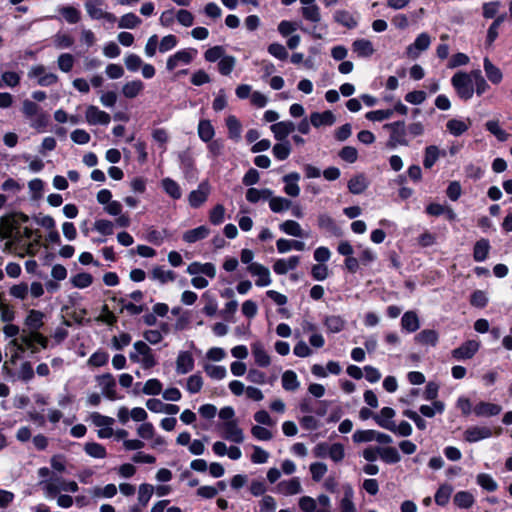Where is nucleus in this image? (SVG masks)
Wrapping results in <instances>:
<instances>
[{"mask_svg":"<svg viewBox=\"0 0 512 512\" xmlns=\"http://www.w3.org/2000/svg\"><path fill=\"white\" fill-rule=\"evenodd\" d=\"M129 359L133 363L140 364L145 370H149L157 364L153 350L145 341L141 340L133 344V350L129 353Z\"/></svg>","mask_w":512,"mask_h":512,"instance_id":"f257e3e1","label":"nucleus"},{"mask_svg":"<svg viewBox=\"0 0 512 512\" xmlns=\"http://www.w3.org/2000/svg\"><path fill=\"white\" fill-rule=\"evenodd\" d=\"M384 129L389 130L390 136L387 140L386 147L395 149L398 146H408L407 131L404 121H396L388 123L383 126Z\"/></svg>","mask_w":512,"mask_h":512,"instance_id":"f03ea898","label":"nucleus"},{"mask_svg":"<svg viewBox=\"0 0 512 512\" xmlns=\"http://www.w3.org/2000/svg\"><path fill=\"white\" fill-rule=\"evenodd\" d=\"M451 84L461 99L469 100L473 97L474 85L468 73L462 71L455 73L451 78Z\"/></svg>","mask_w":512,"mask_h":512,"instance_id":"7ed1b4c3","label":"nucleus"},{"mask_svg":"<svg viewBox=\"0 0 512 512\" xmlns=\"http://www.w3.org/2000/svg\"><path fill=\"white\" fill-rule=\"evenodd\" d=\"M20 221L27 222L28 216L20 214L18 216L2 218L0 222V237L9 239L14 236V232L18 229Z\"/></svg>","mask_w":512,"mask_h":512,"instance_id":"20e7f679","label":"nucleus"},{"mask_svg":"<svg viewBox=\"0 0 512 512\" xmlns=\"http://www.w3.org/2000/svg\"><path fill=\"white\" fill-rule=\"evenodd\" d=\"M30 78H36L38 85L48 87L58 82V76L47 72L43 65L32 66L28 72Z\"/></svg>","mask_w":512,"mask_h":512,"instance_id":"39448f33","label":"nucleus"},{"mask_svg":"<svg viewBox=\"0 0 512 512\" xmlns=\"http://www.w3.org/2000/svg\"><path fill=\"white\" fill-rule=\"evenodd\" d=\"M100 0H87L85 2V9L87 14L94 20L104 19L110 23L116 21V16L110 12H106L101 8Z\"/></svg>","mask_w":512,"mask_h":512,"instance_id":"423d86ee","label":"nucleus"},{"mask_svg":"<svg viewBox=\"0 0 512 512\" xmlns=\"http://www.w3.org/2000/svg\"><path fill=\"white\" fill-rule=\"evenodd\" d=\"M247 271L257 278L255 285L258 287H266L272 283L269 269L260 263H251L247 266Z\"/></svg>","mask_w":512,"mask_h":512,"instance_id":"0eeeda50","label":"nucleus"},{"mask_svg":"<svg viewBox=\"0 0 512 512\" xmlns=\"http://www.w3.org/2000/svg\"><path fill=\"white\" fill-rule=\"evenodd\" d=\"M196 54L197 50L195 49H184L177 51L175 54H173L167 59L166 68L169 71H172L175 68H177L180 64H189Z\"/></svg>","mask_w":512,"mask_h":512,"instance_id":"6e6552de","label":"nucleus"},{"mask_svg":"<svg viewBox=\"0 0 512 512\" xmlns=\"http://www.w3.org/2000/svg\"><path fill=\"white\" fill-rule=\"evenodd\" d=\"M85 119L89 125H108L111 121V117L107 112L100 110L94 105L87 106Z\"/></svg>","mask_w":512,"mask_h":512,"instance_id":"1a4fd4ad","label":"nucleus"},{"mask_svg":"<svg viewBox=\"0 0 512 512\" xmlns=\"http://www.w3.org/2000/svg\"><path fill=\"white\" fill-rule=\"evenodd\" d=\"M210 187L208 182H201L196 190L189 193L188 202L192 208L202 206L208 199Z\"/></svg>","mask_w":512,"mask_h":512,"instance_id":"9d476101","label":"nucleus"},{"mask_svg":"<svg viewBox=\"0 0 512 512\" xmlns=\"http://www.w3.org/2000/svg\"><path fill=\"white\" fill-rule=\"evenodd\" d=\"M102 394L110 400H115L116 395V381L112 374L106 373L96 377Z\"/></svg>","mask_w":512,"mask_h":512,"instance_id":"9b49d317","label":"nucleus"},{"mask_svg":"<svg viewBox=\"0 0 512 512\" xmlns=\"http://www.w3.org/2000/svg\"><path fill=\"white\" fill-rule=\"evenodd\" d=\"M479 349V343L475 340H469L452 351V356L456 360L471 359Z\"/></svg>","mask_w":512,"mask_h":512,"instance_id":"f8f14e48","label":"nucleus"},{"mask_svg":"<svg viewBox=\"0 0 512 512\" xmlns=\"http://www.w3.org/2000/svg\"><path fill=\"white\" fill-rule=\"evenodd\" d=\"M492 431L486 426H472L465 430L464 438L467 442L474 443L491 437Z\"/></svg>","mask_w":512,"mask_h":512,"instance_id":"ddd939ff","label":"nucleus"},{"mask_svg":"<svg viewBox=\"0 0 512 512\" xmlns=\"http://www.w3.org/2000/svg\"><path fill=\"white\" fill-rule=\"evenodd\" d=\"M430 43V36L423 32L417 36L414 43L407 47V54L412 58H416L419 55V52L425 51L429 48Z\"/></svg>","mask_w":512,"mask_h":512,"instance_id":"4468645a","label":"nucleus"},{"mask_svg":"<svg viewBox=\"0 0 512 512\" xmlns=\"http://www.w3.org/2000/svg\"><path fill=\"white\" fill-rule=\"evenodd\" d=\"M63 482V478L56 477L47 481H41L39 484L42 486L45 497L52 499L63 491Z\"/></svg>","mask_w":512,"mask_h":512,"instance_id":"2eb2a0df","label":"nucleus"},{"mask_svg":"<svg viewBox=\"0 0 512 512\" xmlns=\"http://www.w3.org/2000/svg\"><path fill=\"white\" fill-rule=\"evenodd\" d=\"M45 314L39 310L31 309L24 320L28 332L39 331L44 325Z\"/></svg>","mask_w":512,"mask_h":512,"instance_id":"dca6fc26","label":"nucleus"},{"mask_svg":"<svg viewBox=\"0 0 512 512\" xmlns=\"http://www.w3.org/2000/svg\"><path fill=\"white\" fill-rule=\"evenodd\" d=\"M224 438L235 442L242 443L244 441V434L241 428H239L236 421L231 420L223 424Z\"/></svg>","mask_w":512,"mask_h":512,"instance_id":"f3484780","label":"nucleus"},{"mask_svg":"<svg viewBox=\"0 0 512 512\" xmlns=\"http://www.w3.org/2000/svg\"><path fill=\"white\" fill-rule=\"evenodd\" d=\"M333 19L336 23L347 29H354L358 25V18L353 13L344 9L336 10L333 14Z\"/></svg>","mask_w":512,"mask_h":512,"instance_id":"a211bd4d","label":"nucleus"},{"mask_svg":"<svg viewBox=\"0 0 512 512\" xmlns=\"http://www.w3.org/2000/svg\"><path fill=\"white\" fill-rule=\"evenodd\" d=\"M194 369V358L188 351H181L176 359V371L178 374H187Z\"/></svg>","mask_w":512,"mask_h":512,"instance_id":"6ab92c4d","label":"nucleus"},{"mask_svg":"<svg viewBox=\"0 0 512 512\" xmlns=\"http://www.w3.org/2000/svg\"><path fill=\"white\" fill-rule=\"evenodd\" d=\"M300 174L297 172H291L283 176L282 180L285 183L284 192L291 197H297L300 194V187L298 181Z\"/></svg>","mask_w":512,"mask_h":512,"instance_id":"aec40b11","label":"nucleus"},{"mask_svg":"<svg viewBox=\"0 0 512 512\" xmlns=\"http://www.w3.org/2000/svg\"><path fill=\"white\" fill-rule=\"evenodd\" d=\"M187 273L190 275L204 274L210 278H214L216 276V267L214 264L209 262H192L187 267Z\"/></svg>","mask_w":512,"mask_h":512,"instance_id":"412c9836","label":"nucleus"},{"mask_svg":"<svg viewBox=\"0 0 512 512\" xmlns=\"http://www.w3.org/2000/svg\"><path fill=\"white\" fill-rule=\"evenodd\" d=\"M252 355L255 363L260 367H267L271 363L269 354L260 341H256L251 345Z\"/></svg>","mask_w":512,"mask_h":512,"instance_id":"4be33fe9","label":"nucleus"},{"mask_svg":"<svg viewBox=\"0 0 512 512\" xmlns=\"http://www.w3.org/2000/svg\"><path fill=\"white\" fill-rule=\"evenodd\" d=\"M277 491L283 495L290 496L298 494L302 491V486L299 478L294 477L288 480L281 481L276 487Z\"/></svg>","mask_w":512,"mask_h":512,"instance_id":"5701e85b","label":"nucleus"},{"mask_svg":"<svg viewBox=\"0 0 512 512\" xmlns=\"http://www.w3.org/2000/svg\"><path fill=\"white\" fill-rule=\"evenodd\" d=\"M336 121L335 115L327 110L322 113L313 112L310 115V123L315 128H319L321 126H332Z\"/></svg>","mask_w":512,"mask_h":512,"instance_id":"b1692460","label":"nucleus"},{"mask_svg":"<svg viewBox=\"0 0 512 512\" xmlns=\"http://www.w3.org/2000/svg\"><path fill=\"white\" fill-rule=\"evenodd\" d=\"M300 262L299 256H291L288 259H278L273 265V270L278 275H284L288 271L295 269Z\"/></svg>","mask_w":512,"mask_h":512,"instance_id":"393cba45","label":"nucleus"},{"mask_svg":"<svg viewBox=\"0 0 512 512\" xmlns=\"http://www.w3.org/2000/svg\"><path fill=\"white\" fill-rule=\"evenodd\" d=\"M396 412L393 408L383 407L379 414L373 416L375 422L382 428L390 430L394 421L392 420Z\"/></svg>","mask_w":512,"mask_h":512,"instance_id":"a878e982","label":"nucleus"},{"mask_svg":"<svg viewBox=\"0 0 512 512\" xmlns=\"http://www.w3.org/2000/svg\"><path fill=\"white\" fill-rule=\"evenodd\" d=\"M478 417H489L498 415L502 411V407L498 404L489 402H479L473 409Z\"/></svg>","mask_w":512,"mask_h":512,"instance_id":"bb28decb","label":"nucleus"},{"mask_svg":"<svg viewBox=\"0 0 512 512\" xmlns=\"http://www.w3.org/2000/svg\"><path fill=\"white\" fill-rule=\"evenodd\" d=\"M295 124L291 121H281L275 123L271 126V131L274 134V137L282 141L284 140L290 133L295 130Z\"/></svg>","mask_w":512,"mask_h":512,"instance_id":"cd10ccee","label":"nucleus"},{"mask_svg":"<svg viewBox=\"0 0 512 512\" xmlns=\"http://www.w3.org/2000/svg\"><path fill=\"white\" fill-rule=\"evenodd\" d=\"M209 234L210 229L205 225H201L197 228L184 232L182 238L186 243L191 244L199 240L205 239L206 237H208Z\"/></svg>","mask_w":512,"mask_h":512,"instance_id":"c85d7f7f","label":"nucleus"},{"mask_svg":"<svg viewBox=\"0 0 512 512\" xmlns=\"http://www.w3.org/2000/svg\"><path fill=\"white\" fill-rule=\"evenodd\" d=\"M352 50L358 57H370L375 52L373 44L368 39H357L352 43Z\"/></svg>","mask_w":512,"mask_h":512,"instance_id":"c756f323","label":"nucleus"},{"mask_svg":"<svg viewBox=\"0 0 512 512\" xmlns=\"http://www.w3.org/2000/svg\"><path fill=\"white\" fill-rule=\"evenodd\" d=\"M471 124L469 118L466 120L450 119L446 123V128L453 136H460L470 128Z\"/></svg>","mask_w":512,"mask_h":512,"instance_id":"7c9ffc66","label":"nucleus"},{"mask_svg":"<svg viewBox=\"0 0 512 512\" xmlns=\"http://www.w3.org/2000/svg\"><path fill=\"white\" fill-rule=\"evenodd\" d=\"M438 339V332L434 329L422 330L415 336V341L424 346H435Z\"/></svg>","mask_w":512,"mask_h":512,"instance_id":"2f4dec72","label":"nucleus"},{"mask_svg":"<svg viewBox=\"0 0 512 512\" xmlns=\"http://www.w3.org/2000/svg\"><path fill=\"white\" fill-rule=\"evenodd\" d=\"M369 185L364 174H358L352 177L348 182V189L352 194L358 195L363 193Z\"/></svg>","mask_w":512,"mask_h":512,"instance_id":"473e14b6","label":"nucleus"},{"mask_svg":"<svg viewBox=\"0 0 512 512\" xmlns=\"http://www.w3.org/2000/svg\"><path fill=\"white\" fill-rule=\"evenodd\" d=\"M484 71L486 73L487 78L493 84H499L503 79V74L501 70L496 67L489 58H484L483 61Z\"/></svg>","mask_w":512,"mask_h":512,"instance_id":"72a5a7b5","label":"nucleus"},{"mask_svg":"<svg viewBox=\"0 0 512 512\" xmlns=\"http://www.w3.org/2000/svg\"><path fill=\"white\" fill-rule=\"evenodd\" d=\"M440 155H445L436 145H430L425 148L423 165L426 169H430L439 159Z\"/></svg>","mask_w":512,"mask_h":512,"instance_id":"f704fd0d","label":"nucleus"},{"mask_svg":"<svg viewBox=\"0 0 512 512\" xmlns=\"http://www.w3.org/2000/svg\"><path fill=\"white\" fill-rule=\"evenodd\" d=\"M402 329L409 333L415 332L419 329L420 323L417 314L413 311L404 313L401 319Z\"/></svg>","mask_w":512,"mask_h":512,"instance_id":"c9c22d12","label":"nucleus"},{"mask_svg":"<svg viewBox=\"0 0 512 512\" xmlns=\"http://www.w3.org/2000/svg\"><path fill=\"white\" fill-rule=\"evenodd\" d=\"M144 89V83L141 80L127 82L122 87L124 97L133 99L137 97Z\"/></svg>","mask_w":512,"mask_h":512,"instance_id":"e433bc0d","label":"nucleus"},{"mask_svg":"<svg viewBox=\"0 0 512 512\" xmlns=\"http://www.w3.org/2000/svg\"><path fill=\"white\" fill-rule=\"evenodd\" d=\"M175 273L172 270H165L162 266H156L152 269L151 278L161 284L175 280Z\"/></svg>","mask_w":512,"mask_h":512,"instance_id":"4c0bfd02","label":"nucleus"},{"mask_svg":"<svg viewBox=\"0 0 512 512\" xmlns=\"http://www.w3.org/2000/svg\"><path fill=\"white\" fill-rule=\"evenodd\" d=\"M454 504L461 509H468L473 506L475 498L469 491H459L454 495Z\"/></svg>","mask_w":512,"mask_h":512,"instance_id":"58836bf2","label":"nucleus"},{"mask_svg":"<svg viewBox=\"0 0 512 512\" xmlns=\"http://www.w3.org/2000/svg\"><path fill=\"white\" fill-rule=\"evenodd\" d=\"M354 491L350 485L344 486L343 498L340 502L341 512H356V507L353 503Z\"/></svg>","mask_w":512,"mask_h":512,"instance_id":"ea45409f","label":"nucleus"},{"mask_svg":"<svg viewBox=\"0 0 512 512\" xmlns=\"http://www.w3.org/2000/svg\"><path fill=\"white\" fill-rule=\"evenodd\" d=\"M198 136L204 142H209L213 139L215 135V130L213 125L209 120L203 119L199 121L198 124Z\"/></svg>","mask_w":512,"mask_h":512,"instance_id":"a19ab883","label":"nucleus"},{"mask_svg":"<svg viewBox=\"0 0 512 512\" xmlns=\"http://www.w3.org/2000/svg\"><path fill=\"white\" fill-rule=\"evenodd\" d=\"M490 244L487 239H480L475 243L473 257L476 262H483L489 253Z\"/></svg>","mask_w":512,"mask_h":512,"instance_id":"79ce46f5","label":"nucleus"},{"mask_svg":"<svg viewBox=\"0 0 512 512\" xmlns=\"http://www.w3.org/2000/svg\"><path fill=\"white\" fill-rule=\"evenodd\" d=\"M324 324L329 332L339 333L344 329L346 321L339 315H331L325 318Z\"/></svg>","mask_w":512,"mask_h":512,"instance_id":"37998d69","label":"nucleus"},{"mask_svg":"<svg viewBox=\"0 0 512 512\" xmlns=\"http://www.w3.org/2000/svg\"><path fill=\"white\" fill-rule=\"evenodd\" d=\"M380 458L387 464H395L401 460V456L395 447H380Z\"/></svg>","mask_w":512,"mask_h":512,"instance_id":"c03bdc74","label":"nucleus"},{"mask_svg":"<svg viewBox=\"0 0 512 512\" xmlns=\"http://www.w3.org/2000/svg\"><path fill=\"white\" fill-rule=\"evenodd\" d=\"M164 191L173 199H179L182 196L181 188L176 181L167 177L161 181Z\"/></svg>","mask_w":512,"mask_h":512,"instance_id":"a18cd8bd","label":"nucleus"},{"mask_svg":"<svg viewBox=\"0 0 512 512\" xmlns=\"http://www.w3.org/2000/svg\"><path fill=\"white\" fill-rule=\"evenodd\" d=\"M318 226L322 229L327 230L328 232L332 233L333 235H339V233H340V229L336 225L334 219L325 213L320 214L318 216Z\"/></svg>","mask_w":512,"mask_h":512,"instance_id":"49530a36","label":"nucleus"},{"mask_svg":"<svg viewBox=\"0 0 512 512\" xmlns=\"http://www.w3.org/2000/svg\"><path fill=\"white\" fill-rule=\"evenodd\" d=\"M141 19L134 13L130 12L120 17L118 27L120 29H134L141 24Z\"/></svg>","mask_w":512,"mask_h":512,"instance_id":"de8ad7c7","label":"nucleus"},{"mask_svg":"<svg viewBox=\"0 0 512 512\" xmlns=\"http://www.w3.org/2000/svg\"><path fill=\"white\" fill-rule=\"evenodd\" d=\"M280 230L287 235L294 237H302L303 230L300 224L294 220H286L279 226Z\"/></svg>","mask_w":512,"mask_h":512,"instance_id":"09e8293b","label":"nucleus"},{"mask_svg":"<svg viewBox=\"0 0 512 512\" xmlns=\"http://www.w3.org/2000/svg\"><path fill=\"white\" fill-rule=\"evenodd\" d=\"M297 375L292 370H287L282 375V386L287 391H295L299 388Z\"/></svg>","mask_w":512,"mask_h":512,"instance_id":"8fccbe9b","label":"nucleus"},{"mask_svg":"<svg viewBox=\"0 0 512 512\" xmlns=\"http://www.w3.org/2000/svg\"><path fill=\"white\" fill-rule=\"evenodd\" d=\"M226 126L228 128L229 137L238 140L242 130L240 121L234 115H230L226 119Z\"/></svg>","mask_w":512,"mask_h":512,"instance_id":"3c124183","label":"nucleus"},{"mask_svg":"<svg viewBox=\"0 0 512 512\" xmlns=\"http://www.w3.org/2000/svg\"><path fill=\"white\" fill-rule=\"evenodd\" d=\"M84 451L93 458L103 459L107 452L103 445L96 442H88L84 446Z\"/></svg>","mask_w":512,"mask_h":512,"instance_id":"603ef678","label":"nucleus"},{"mask_svg":"<svg viewBox=\"0 0 512 512\" xmlns=\"http://www.w3.org/2000/svg\"><path fill=\"white\" fill-rule=\"evenodd\" d=\"M292 205V202L284 197L274 196L269 201V207L274 213H280L288 210Z\"/></svg>","mask_w":512,"mask_h":512,"instance_id":"864d4df0","label":"nucleus"},{"mask_svg":"<svg viewBox=\"0 0 512 512\" xmlns=\"http://www.w3.org/2000/svg\"><path fill=\"white\" fill-rule=\"evenodd\" d=\"M301 14L305 20L313 23H318L321 20L320 8L316 4L303 6L301 9Z\"/></svg>","mask_w":512,"mask_h":512,"instance_id":"5fc2aeb1","label":"nucleus"},{"mask_svg":"<svg viewBox=\"0 0 512 512\" xmlns=\"http://www.w3.org/2000/svg\"><path fill=\"white\" fill-rule=\"evenodd\" d=\"M476 482L479 486L489 492H493L498 488L497 482L492 478L491 475L486 473L478 474L476 477Z\"/></svg>","mask_w":512,"mask_h":512,"instance_id":"6e6d98bb","label":"nucleus"},{"mask_svg":"<svg viewBox=\"0 0 512 512\" xmlns=\"http://www.w3.org/2000/svg\"><path fill=\"white\" fill-rule=\"evenodd\" d=\"M236 65V58L231 55H224L218 63V70L220 74L227 76L230 75Z\"/></svg>","mask_w":512,"mask_h":512,"instance_id":"4d7b16f0","label":"nucleus"},{"mask_svg":"<svg viewBox=\"0 0 512 512\" xmlns=\"http://www.w3.org/2000/svg\"><path fill=\"white\" fill-rule=\"evenodd\" d=\"M485 127L499 141H506L508 139L509 134L500 127L499 122L497 120L487 121Z\"/></svg>","mask_w":512,"mask_h":512,"instance_id":"13d9d810","label":"nucleus"},{"mask_svg":"<svg viewBox=\"0 0 512 512\" xmlns=\"http://www.w3.org/2000/svg\"><path fill=\"white\" fill-rule=\"evenodd\" d=\"M154 493V487L151 484L143 483L138 489V502L145 507Z\"/></svg>","mask_w":512,"mask_h":512,"instance_id":"bf43d9fd","label":"nucleus"},{"mask_svg":"<svg viewBox=\"0 0 512 512\" xmlns=\"http://www.w3.org/2000/svg\"><path fill=\"white\" fill-rule=\"evenodd\" d=\"M272 152L276 159L283 161L289 157L291 146L288 141L278 143L273 146Z\"/></svg>","mask_w":512,"mask_h":512,"instance_id":"052dcab7","label":"nucleus"},{"mask_svg":"<svg viewBox=\"0 0 512 512\" xmlns=\"http://www.w3.org/2000/svg\"><path fill=\"white\" fill-rule=\"evenodd\" d=\"M451 493L452 487L450 485H441L435 494V502L439 506H445L450 499Z\"/></svg>","mask_w":512,"mask_h":512,"instance_id":"680f3d73","label":"nucleus"},{"mask_svg":"<svg viewBox=\"0 0 512 512\" xmlns=\"http://www.w3.org/2000/svg\"><path fill=\"white\" fill-rule=\"evenodd\" d=\"M162 391V383L156 379V378H151L149 380H147L142 388V392L145 394V395H158L160 394Z\"/></svg>","mask_w":512,"mask_h":512,"instance_id":"e2e57ef3","label":"nucleus"},{"mask_svg":"<svg viewBox=\"0 0 512 512\" xmlns=\"http://www.w3.org/2000/svg\"><path fill=\"white\" fill-rule=\"evenodd\" d=\"M108 359L109 355L107 352L98 350L89 357L87 363L89 366L102 367L107 364Z\"/></svg>","mask_w":512,"mask_h":512,"instance_id":"0e129e2a","label":"nucleus"},{"mask_svg":"<svg viewBox=\"0 0 512 512\" xmlns=\"http://www.w3.org/2000/svg\"><path fill=\"white\" fill-rule=\"evenodd\" d=\"M204 370L209 377L216 380H221L227 375V370L224 366L207 364L205 365Z\"/></svg>","mask_w":512,"mask_h":512,"instance_id":"69168bd1","label":"nucleus"},{"mask_svg":"<svg viewBox=\"0 0 512 512\" xmlns=\"http://www.w3.org/2000/svg\"><path fill=\"white\" fill-rule=\"evenodd\" d=\"M17 377L24 382L32 380L34 378V370L32 364L28 361L21 363L17 372Z\"/></svg>","mask_w":512,"mask_h":512,"instance_id":"338daca9","label":"nucleus"},{"mask_svg":"<svg viewBox=\"0 0 512 512\" xmlns=\"http://www.w3.org/2000/svg\"><path fill=\"white\" fill-rule=\"evenodd\" d=\"M60 13L65 18V20L70 24H75L80 21V11L75 7L66 6L61 8Z\"/></svg>","mask_w":512,"mask_h":512,"instance_id":"774afa93","label":"nucleus"}]
</instances>
